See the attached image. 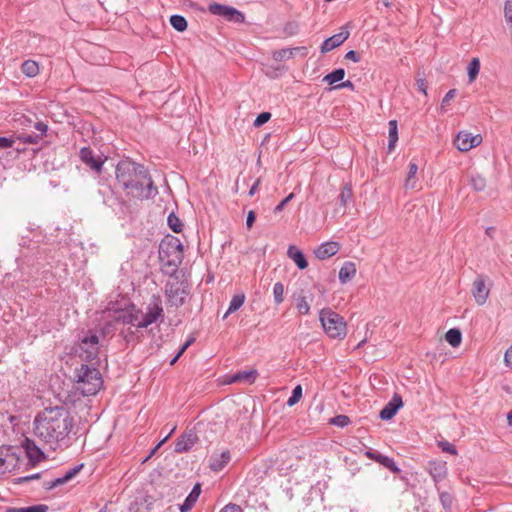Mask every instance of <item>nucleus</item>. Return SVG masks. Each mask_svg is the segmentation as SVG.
<instances>
[{
	"instance_id": "f257e3e1",
	"label": "nucleus",
	"mask_w": 512,
	"mask_h": 512,
	"mask_svg": "<svg viewBox=\"0 0 512 512\" xmlns=\"http://www.w3.org/2000/svg\"><path fill=\"white\" fill-rule=\"evenodd\" d=\"M33 425L34 435L54 450L70 446L75 421L65 406L45 407L36 415Z\"/></svg>"
},
{
	"instance_id": "f03ea898",
	"label": "nucleus",
	"mask_w": 512,
	"mask_h": 512,
	"mask_svg": "<svg viewBox=\"0 0 512 512\" xmlns=\"http://www.w3.org/2000/svg\"><path fill=\"white\" fill-rule=\"evenodd\" d=\"M115 174L117 183L130 198L147 200L158 194V188L144 165L124 159L117 164Z\"/></svg>"
},
{
	"instance_id": "7ed1b4c3",
	"label": "nucleus",
	"mask_w": 512,
	"mask_h": 512,
	"mask_svg": "<svg viewBox=\"0 0 512 512\" xmlns=\"http://www.w3.org/2000/svg\"><path fill=\"white\" fill-rule=\"evenodd\" d=\"M184 258L183 245L180 239L173 235L165 236L159 245V260L162 271L174 276Z\"/></svg>"
},
{
	"instance_id": "20e7f679",
	"label": "nucleus",
	"mask_w": 512,
	"mask_h": 512,
	"mask_svg": "<svg viewBox=\"0 0 512 512\" xmlns=\"http://www.w3.org/2000/svg\"><path fill=\"white\" fill-rule=\"evenodd\" d=\"M75 379L78 389L85 396L95 395L103 385V379L100 371L87 364H81L75 369Z\"/></svg>"
},
{
	"instance_id": "39448f33",
	"label": "nucleus",
	"mask_w": 512,
	"mask_h": 512,
	"mask_svg": "<svg viewBox=\"0 0 512 512\" xmlns=\"http://www.w3.org/2000/svg\"><path fill=\"white\" fill-rule=\"evenodd\" d=\"M320 322L326 334L333 339H343L347 333L344 318L329 308L322 309L319 314Z\"/></svg>"
},
{
	"instance_id": "423d86ee",
	"label": "nucleus",
	"mask_w": 512,
	"mask_h": 512,
	"mask_svg": "<svg viewBox=\"0 0 512 512\" xmlns=\"http://www.w3.org/2000/svg\"><path fill=\"white\" fill-rule=\"evenodd\" d=\"M100 350L99 335L96 331L89 330L79 338L76 352L85 361L98 358Z\"/></svg>"
},
{
	"instance_id": "0eeeda50",
	"label": "nucleus",
	"mask_w": 512,
	"mask_h": 512,
	"mask_svg": "<svg viewBox=\"0 0 512 512\" xmlns=\"http://www.w3.org/2000/svg\"><path fill=\"white\" fill-rule=\"evenodd\" d=\"M189 293L190 290L188 283L180 281L178 278L169 280L165 285V295L171 306L178 308L184 305Z\"/></svg>"
},
{
	"instance_id": "6e6552de",
	"label": "nucleus",
	"mask_w": 512,
	"mask_h": 512,
	"mask_svg": "<svg viewBox=\"0 0 512 512\" xmlns=\"http://www.w3.org/2000/svg\"><path fill=\"white\" fill-rule=\"evenodd\" d=\"M208 11L213 15L222 16L230 22L243 23L245 21V16L242 12L224 4L211 3L208 6Z\"/></svg>"
},
{
	"instance_id": "1a4fd4ad",
	"label": "nucleus",
	"mask_w": 512,
	"mask_h": 512,
	"mask_svg": "<svg viewBox=\"0 0 512 512\" xmlns=\"http://www.w3.org/2000/svg\"><path fill=\"white\" fill-rule=\"evenodd\" d=\"M482 142L480 134L472 135L471 133L461 131L457 134L454 144L459 151L467 152L470 149L477 147Z\"/></svg>"
},
{
	"instance_id": "9d476101",
	"label": "nucleus",
	"mask_w": 512,
	"mask_h": 512,
	"mask_svg": "<svg viewBox=\"0 0 512 512\" xmlns=\"http://www.w3.org/2000/svg\"><path fill=\"white\" fill-rule=\"evenodd\" d=\"M472 295L478 305H484L489 296L490 290L486 287L485 277L478 275L472 284Z\"/></svg>"
},
{
	"instance_id": "9b49d317",
	"label": "nucleus",
	"mask_w": 512,
	"mask_h": 512,
	"mask_svg": "<svg viewBox=\"0 0 512 512\" xmlns=\"http://www.w3.org/2000/svg\"><path fill=\"white\" fill-rule=\"evenodd\" d=\"M163 315V308L159 302L149 304L147 312L144 314L142 320L138 322V328H146L155 323L160 316Z\"/></svg>"
},
{
	"instance_id": "f8f14e48",
	"label": "nucleus",
	"mask_w": 512,
	"mask_h": 512,
	"mask_svg": "<svg viewBox=\"0 0 512 512\" xmlns=\"http://www.w3.org/2000/svg\"><path fill=\"white\" fill-rule=\"evenodd\" d=\"M199 438L196 432L190 430L184 432L175 442V452L183 453L189 451L197 442Z\"/></svg>"
},
{
	"instance_id": "ddd939ff",
	"label": "nucleus",
	"mask_w": 512,
	"mask_h": 512,
	"mask_svg": "<svg viewBox=\"0 0 512 512\" xmlns=\"http://www.w3.org/2000/svg\"><path fill=\"white\" fill-rule=\"evenodd\" d=\"M403 406L402 397L395 393L392 399L382 408L379 413V417L382 420H390L392 419L398 410Z\"/></svg>"
},
{
	"instance_id": "4468645a",
	"label": "nucleus",
	"mask_w": 512,
	"mask_h": 512,
	"mask_svg": "<svg viewBox=\"0 0 512 512\" xmlns=\"http://www.w3.org/2000/svg\"><path fill=\"white\" fill-rule=\"evenodd\" d=\"M80 158L87 166L96 172H101L104 161L98 157H94V153L89 147H83L80 150Z\"/></svg>"
},
{
	"instance_id": "2eb2a0df",
	"label": "nucleus",
	"mask_w": 512,
	"mask_h": 512,
	"mask_svg": "<svg viewBox=\"0 0 512 512\" xmlns=\"http://www.w3.org/2000/svg\"><path fill=\"white\" fill-rule=\"evenodd\" d=\"M348 37H349L348 31H341V32L327 38L326 40H324V42L322 43V45L320 47L321 53L325 54V53L337 48L344 41H346Z\"/></svg>"
},
{
	"instance_id": "dca6fc26",
	"label": "nucleus",
	"mask_w": 512,
	"mask_h": 512,
	"mask_svg": "<svg viewBox=\"0 0 512 512\" xmlns=\"http://www.w3.org/2000/svg\"><path fill=\"white\" fill-rule=\"evenodd\" d=\"M24 448L26 450L27 457L32 466L36 465L43 459H45L44 452L36 446L34 441L26 439L24 443Z\"/></svg>"
},
{
	"instance_id": "f3484780",
	"label": "nucleus",
	"mask_w": 512,
	"mask_h": 512,
	"mask_svg": "<svg viewBox=\"0 0 512 512\" xmlns=\"http://www.w3.org/2000/svg\"><path fill=\"white\" fill-rule=\"evenodd\" d=\"M340 249L338 242L330 241L321 244L316 250L315 255L318 259L324 260L334 256Z\"/></svg>"
},
{
	"instance_id": "a211bd4d",
	"label": "nucleus",
	"mask_w": 512,
	"mask_h": 512,
	"mask_svg": "<svg viewBox=\"0 0 512 512\" xmlns=\"http://www.w3.org/2000/svg\"><path fill=\"white\" fill-rule=\"evenodd\" d=\"M428 472L435 482L443 480L447 474L446 462L429 461Z\"/></svg>"
},
{
	"instance_id": "6ab92c4d",
	"label": "nucleus",
	"mask_w": 512,
	"mask_h": 512,
	"mask_svg": "<svg viewBox=\"0 0 512 512\" xmlns=\"http://www.w3.org/2000/svg\"><path fill=\"white\" fill-rule=\"evenodd\" d=\"M257 376L258 372L255 369L239 371L230 376L228 383L245 382L248 384H252L255 382Z\"/></svg>"
},
{
	"instance_id": "aec40b11",
	"label": "nucleus",
	"mask_w": 512,
	"mask_h": 512,
	"mask_svg": "<svg viewBox=\"0 0 512 512\" xmlns=\"http://www.w3.org/2000/svg\"><path fill=\"white\" fill-rule=\"evenodd\" d=\"M201 493V485L196 483L192 488L189 495L184 500L183 504L180 505V512H188L192 509L196 501L198 500Z\"/></svg>"
},
{
	"instance_id": "412c9836",
	"label": "nucleus",
	"mask_w": 512,
	"mask_h": 512,
	"mask_svg": "<svg viewBox=\"0 0 512 512\" xmlns=\"http://www.w3.org/2000/svg\"><path fill=\"white\" fill-rule=\"evenodd\" d=\"M287 255L289 258H291L295 262L296 266L300 270L307 268L308 261L304 255V253L301 250H299L296 246L290 245L287 250Z\"/></svg>"
},
{
	"instance_id": "4be33fe9",
	"label": "nucleus",
	"mask_w": 512,
	"mask_h": 512,
	"mask_svg": "<svg viewBox=\"0 0 512 512\" xmlns=\"http://www.w3.org/2000/svg\"><path fill=\"white\" fill-rule=\"evenodd\" d=\"M229 461V451H223L220 455L211 456L209 467L212 471L219 472L228 464Z\"/></svg>"
},
{
	"instance_id": "5701e85b",
	"label": "nucleus",
	"mask_w": 512,
	"mask_h": 512,
	"mask_svg": "<svg viewBox=\"0 0 512 512\" xmlns=\"http://www.w3.org/2000/svg\"><path fill=\"white\" fill-rule=\"evenodd\" d=\"M356 265L354 262L346 261L339 271V280L342 284L350 281L356 274Z\"/></svg>"
},
{
	"instance_id": "b1692460",
	"label": "nucleus",
	"mask_w": 512,
	"mask_h": 512,
	"mask_svg": "<svg viewBox=\"0 0 512 512\" xmlns=\"http://www.w3.org/2000/svg\"><path fill=\"white\" fill-rule=\"evenodd\" d=\"M140 311H117L114 316V321L116 323H122V324H131L133 325L135 321L138 320V315Z\"/></svg>"
},
{
	"instance_id": "393cba45",
	"label": "nucleus",
	"mask_w": 512,
	"mask_h": 512,
	"mask_svg": "<svg viewBox=\"0 0 512 512\" xmlns=\"http://www.w3.org/2000/svg\"><path fill=\"white\" fill-rule=\"evenodd\" d=\"M364 455L368 458V459H371L379 464H381L382 466H384L385 468H387L389 466V464L392 462V458L388 457V456H385V455H382L380 453H378L377 451H374L372 449H368L365 451Z\"/></svg>"
},
{
	"instance_id": "a878e982",
	"label": "nucleus",
	"mask_w": 512,
	"mask_h": 512,
	"mask_svg": "<svg viewBox=\"0 0 512 512\" xmlns=\"http://www.w3.org/2000/svg\"><path fill=\"white\" fill-rule=\"evenodd\" d=\"M445 340L452 346L458 347L462 341V333L458 328H451L445 334Z\"/></svg>"
},
{
	"instance_id": "bb28decb",
	"label": "nucleus",
	"mask_w": 512,
	"mask_h": 512,
	"mask_svg": "<svg viewBox=\"0 0 512 512\" xmlns=\"http://www.w3.org/2000/svg\"><path fill=\"white\" fill-rule=\"evenodd\" d=\"M21 71L27 77H35L39 73L38 63L33 60H26L21 65Z\"/></svg>"
},
{
	"instance_id": "cd10ccee",
	"label": "nucleus",
	"mask_w": 512,
	"mask_h": 512,
	"mask_svg": "<svg viewBox=\"0 0 512 512\" xmlns=\"http://www.w3.org/2000/svg\"><path fill=\"white\" fill-rule=\"evenodd\" d=\"M388 125H389L388 148H389V150H392L395 147L396 142L398 141L397 121L390 120Z\"/></svg>"
},
{
	"instance_id": "c85d7f7f",
	"label": "nucleus",
	"mask_w": 512,
	"mask_h": 512,
	"mask_svg": "<svg viewBox=\"0 0 512 512\" xmlns=\"http://www.w3.org/2000/svg\"><path fill=\"white\" fill-rule=\"evenodd\" d=\"M244 301H245L244 294H235L232 297L230 304H229V308H228L227 312L225 313V315L223 316V318L225 319V318H227V316L230 313L237 311L244 304Z\"/></svg>"
},
{
	"instance_id": "c756f323",
	"label": "nucleus",
	"mask_w": 512,
	"mask_h": 512,
	"mask_svg": "<svg viewBox=\"0 0 512 512\" xmlns=\"http://www.w3.org/2000/svg\"><path fill=\"white\" fill-rule=\"evenodd\" d=\"M344 77L345 70L343 68H338L325 75L323 81L327 82L329 85H332L339 81H342Z\"/></svg>"
},
{
	"instance_id": "7c9ffc66",
	"label": "nucleus",
	"mask_w": 512,
	"mask_h": 512,
	"mask_svg": "<svg viewBox=\"0 0 512 512\" xmlns=\"http://www.w3.org/2000/svg\"><path fill=\"white\" fill-rule=\"evenodd\" d=\"M468 79L472 83L477 78L480 71V60L476 57L472 58L468 63Z\"/></svg>"
},
{
	"instance_id": "2f4dec72",
	"label": "nucleus",
	"mask_w": 512,
	"mask_h": 512,
	"mask_svg": "<svg viewBox=\"0 0 512 512\" xmlns=\"http://www.w3.org/2000/svg\"><path fill=\"white\" fill-rule=\"evenodd\" d=\"M171 26L178 32H183L187 29L188 23L185 17L181 15H172L170 17Z\"/></svg>"
},
{
	"instance_id": "473e14b6",
	"label": "nucleus",
	"mask_w": 512,
	"mask_h": 512,
	"mask_svg": "<svg viewBox=\"0 0 512 512\" xmlns=\"http://www.w3.org/2000/svg\"><path fill=\"white\" fill-rule=\"evenodd\" d=\"M167 223H168L169 228L173 232H175V233L182 232V230H183V223H182V221L179 219V217L174 212H171L168 215Z\"/></svg>"
},
{
	"instance_id": "72a5a7b5",
	"label": "nucleus",
	"mask_w": 512,
	"mask_h": 512,
	"mask_svg": "<svg viewBox=\"0 0 512 512\" xmlns=\"http://www.w3.org/2000/svg\"><path fill=\"white\" fill-rule=\"evenodd\" d=\"M417 171H418L417 164L411 162L409 164V170H408V174H407V177L405 179V184H404L406 189H413L415 187L416 181L414 180V178H415Z\"/></svg>"
},
{
	"instance_id": "f704fd0d",
	"label": "nucleus",
	"mask_w": 512,
	"mask_h": 512,
	"mask_svg": "<svg viewBox=\"0 0 512 512\" xmlns=\"http://www.w3.org/2000/svg\"><path fill=\"white\" fill-rule=\"evenodd\" d=\"M353 197V190L352 185L350 183H346L344 187L341 190V193L339 195L340 204L342 206H346L347 203L352 199Z\"/></svg>"
},
{
	"instance_id": "c9c22d12",
	"label": "nucleus",
	"mask_w": 512,
	"mask_h": 512,
	"mask_svg": "<svg viewBox=\"0 0 512 512\" xmlns=\"http://www.w3.org/2000/svg\"><path fill=\"white\" fill-rule=\"evenodd\" d=\"M470 183L477 192L483 191L486 187V179L479 174L471 175Z\"/></svg>"
},
{
	"instance_id": "e433bc0d",
	"label": "nucleus",
	"mask_w": 512,
	"mask_h": 512,
	"mask_svg": "<svg viewBox=\"0 0 512 512\" xmlns=\"http://www.w3.org/2000/svg\"><path fill=\"white\" fill-rule=\"evenodd\" d=\"M293 57V50L291 48H283L280 50H276L272 53V58L277 61L281 62L286 59H290Z\"/></svg>"
},
{
	"instance_id": "4c0bfd02",
	"label": "nucleus",
	"mask_w": 512,
	"mask_h": 512,
	"mask_svg": "<svg viewBox=\"0 0 512 512\" xmlns=\"http://www.w3.org/2000/svg\"><path fill=\"white\" fill-rule=\"evenodd\" d=\"M42 139L38 134H19L16 136L15 141L18 140L23 144H36Z\"/></svg>"
},
{
	"instance_id": "58836bf2",
	"label": "nucleus",
	"mask_w": 512,
	"mask_h": 512,
	"mask_svg": "<svg viewBox=\"0 0 512 512\" xmlns=\"http://www.w3.org/2000/svg\"><path fill=\"white\" fill-rule=\"evenodd\" d=\"M274 301L276 304H280L284 300V285L281 282H277L273 287Z\"/></svg>"
},
{
	"instance_id": "ea45409f",
	"label": "nucleus",
	"mask_w": 512,
	"mask_h": 512,
	"mask_svg": "<svg viewBox=\"0 0 512 512\" xmlns=\"http://www.w3.org/2000/svg\"><path fill=\"white\" fill-rule=\"evenodd\" d=\"M296 308L302 315H307L310 311V305L308 304L305 296H299L297 298Z\"/></svg>"
},
{
	"instance_id": "a19ab883",
	"label": "nucleus",
	"mask_w": 512,
	"mask_h": 512,
	"mask_svg": "<svg viewBox=\"0 0 512 512\" xmlns=\"http://www.w3.org/2000/svg\"><path fill=\"white\" fill-rule=\"evenodd\" d=\"M114 318L110 321L104 323V325L99 329V334L102 338H105L107 335L112 334L115 331Z\"/></svg>"
},
{
	"instance_id": "79ce46f5",
	"label": "nucleus",
	"mask_w": 512,
	"mask_h": 512,
	"mask_svg": "<svg viewBox=\"0 0 512 512\" xmlns=\"http://www.w3.org/2000/svg\"><path fill=\"white\" fill-rule=\"evenodd\" d=\"M301 397H302V387H301V385H297L296 387H294L292 394L287 401V405L290 407L294 406L296 403H298L300 401Z\"/></svg>"
},
{
	"instance_id": "37998d69",
	"label": "nucleus",
	"mask_w": 512,
	"mask_h": 512,
	"mask_svg": "<svg viewBox=\"0 0 512 512\" xmlns=\"http://www.w3.org/2000/svg\"><path fill=\"white\" fill-rule=\"evenodd\" d=\"M350 418L347 415H337L330 419V424L335 425L337 427H345L350 423Z\"/></svg>"
},
{
	"instance_id": "c03bdc74",
	"label": "nucleus",
	"mask_w": 512,
	"mask_h": 512,
	"mask_svg": "<svg viewBox=\"0 0 512 512\" xmlns=\"http://www.w3.org/2000/svg\"><path fill=\"white\" fill-rule=\"evenodd\" d=\"M48 509L49 508H48L47 505H45V504H38V505L18 508L15 511L16 512H47Z\"/></svg>"
},
{
	"instance_id": "a18cd8bd",
	"label": "nucleus",
	"mask_w": 512,
	"mask_h": 512,
	"mask_svg": "<svg viewBox=\"0 0 512 512\" xmlns=\"http://www.w3.org/2000/svg\"><path fill=\"white\" fill-rule=\"evenodd\" d=\"M416 84L418 89L424 94L427 95V82L425 79L424 72H417Z\"/></svg>"
},
{
	"instance_id": "49530a36",
	"label": "nucleus",
	"mask_w": 512,
	"mask_h": 512,
	"mask_svg": "<svg viewBox=\"0 0 512 512\" xmlns=\"http://www.w3.org/2000/svg\"><path fill=\"white\" fill-rule=\"evenodd\" d=\"M504 17L509 25V27L512 29V1L506 0L504 4Z\"/></svg>"
},
{
	"instance_id": "de8ad7c7",
	"label": "nucleus",
	"mask_w": 512,
	"mask_h": 512,
	"mask_svg": "<svg viewBox=\"0 0 512 512\" xmlns=\"http://www.w3.org/2000/svg\"><path fill=\"white\" fill-rule=\"evenodd\" d=\"M271 118V113L269 112H262L260 113L256 119L254 120V123L253 125L255 127H261L262 125H264L266 122H268Z\"/></svg>"
},
{
	"instance_id": "09e8293b",
	"label": "nucleus",
	"mask_w": 512,
	"mask_h": 512,
	"mask_svg": "<svg viewBox=\"0 0 512 512\" xmlns=\"http://www.w3.org/2000/svg\"><path fill=\"white\" fill-rule=\"evenodd\" d=\"M67 483L66 479L62 476V477H59V478H56L55 480L53 481H50V482H45L44 483V488L46 490H51L57 486H60V485H63Z\"/></svg>"
},
{
	"instance_id": "8fccbe9b",
	"label": "nucleus",
	"mask_w": 512,
	"mask_h": 512,
	"mask_svg": "<svg viewBox=\"0 0 512 512\" xmlns=\"http://www.w3.org/2000/svg\"><path fill=\"white\" fill-rule=\"evenodd\" d=\"M83 464H79V465H76L74 466L73 468L69 469L65 474H64V478L66 479V481L68 482L69 480H71L72 478H74L80 471L81 469L83 468Z\"/></svg>"
},
{
	"instance_id": "3c124183",
	"label": "nucleus",
	"mask_w": 512,
	"mask_h": 512,
	"mask_svg": "<svg viewBox=\"0 0 512 512\" xmlns=\"http://www.w3.org/2000/svg\"><path fill=\"white\" fill-rule=\"evenodd\" d=\"M439 445L444 452L450 453L452 455L457 454V449L454 444L444 441V442H440Z\"/></svg>"
},
{
	"instance_id": "603ef678",
	"label": "nucleus",
	"mask_w": 512,
	"mask_h": 512,
	"mask_svg": "<svg viewBox=\"0 0 512 512\" xmlns=\"http://www.w3.org/2000/svg\"><path fill=\"white\" fill-rule=\"evenodd\" d=\"M440 501L445 509H450L452 505L451 495L447 492L440 494Z\"/></svg>"
},
{
	"instance_id": "864d4df0",
	"label": "nucleus",
	"mask_w": 512,
	"mask_h": 512,
	"mask_svg": "<svg viewBox=\"0 0 512 512\" xmlns=\"http://www.w3.org/2000/svg\"><path fill=\"white\" fill-rule=\"evenodd\" d=\"M40 478H41V473L38 472V473H35V474H32V475L19 477V478H17L15 480V483L16 484H21V483L29 482L31 480H36V479H40Z\"/></svg>"
},
{
	"instance_id": "5fc2aeb1",
	"label": "nucleus",
	"mask_w": 512,
	"mask_h": 512,
	"mask_svg": "<svg viewBox=\"0 0 512 512\" xmlns=\"http://www.w3.org/2000/svg\"><path fill=\"white\" fill-rule=\"evenodd\" d=\"M457 90L456 89H450L444 98L442 99L441 108L443 109L446 105L450 103V101L455 97Z\"/></svg>"
},
{
	"instance_id": "6e6d98bb",
	"label": "nucleus",
	"mask_w": 512,
	"mask_h": 512,
	"mask_svg": "<svg viewBox=\"0 0 512 512\" xmlns=\"http://www.w3.org/2000/svg\"><path fill=\"white\" fill-rule=\"evenodd\" d=\"M294 198V193H290L285 197L274 209L275 213H278L284 209V207Z\"/></svg>"
},
{
	"instance_id": "4d7b16f0",
	"label": "nucleus",
	"mask_w": 512,
	"mask_h": 512,
	"mask_svg": "<svg viewBox=\"0 0 512 512\" xmlns=\"http://www.w3.org/2000/svg\"><path fill=\"white\" fill-rule=\"evenodd\" d=\"M175 430V427L172 428V430L170 431V433L163 439L161 440L149 453V455L143 460V463L148 461L155 453L156 451L159 449V447L168 439V437L174 432Z\"/></svg>"
},
{
	"instance_id": "13d9d810",
	"label": "nucleus",
	"mask_w": 512,
	"mask_h": 512,
	"mask_svg": "<svg viewBox=\"0 0 512 512\" xmlns=\"http://www.w3.org/2000/svg\"><path fill=\"white\" fill-rule=\"evenodd\" d=\"M15 139L12 137H0V149H6L13 146Z\"/></svg>"
},
{
	"instance_id": "bf43d9fd",
	"label": "nucleus",
	"mask_w": 512,
	"mask_h": 512,
	"mask_svg": "<svg viewBox=\"0 0 512 512\" xmlns=\"http://www.w3.org/2000/svg\"><path fill=\"white\" fill-rule=\"evenodd\" d=\"M195 341V338L194 337H190L186 340V342L181 346V348L179 349V351L177 352V356L180 358L183 353L187 350V348L189 346H191Z\"/></svg>"
},
{
	"instance_id": "052dcab7",
	"label": "nucleus",
	"mask_w": 512,
	"mask_h": 512,
	"mask_svg": "<svg viewBox=\"0 0 512 512\" xmlns=\"http://www.w3.org/2000/svg\"><path fill=\"white\" fill-rule=\"evenodd\" d=\"M195 341V338L194 337H190L186 340V342L181 346V348L179 349V351L177 352V356L180 358L183 353L187 350V348L189 346H191Z\"/></svg>"
},
{
	"instance_id": "680f3d73",
	"label": "nucleus",
	"mask_w": 512,
	"mask_h": 512,
	"mask_svg": "<svg viewBox=\"0 0 512 512\" xmlns=\"http://www.w3.org/2000/svg\"><path fill=\"white\" fill-rule=\"evenodd\" d=\"M220 512H243V510L239 505L230 503L222 508Z\"/></svg>"
},
{
	"instance_id": "e2e57ef3",
	"label": "nucleus",
	"mask_w": 512,
	"mask_h": 512,
	"mask_svg": "<svg viewBox=\"0 0 512 512\" xmlns=\"http://www.w3.org/2000/svg\"><path fill=\"white\" fill-rule=\"evenodd\" d=\"M297 28H298L297 23H295V22H288L285 25V27H284V31L288 35H294L296 33V31H297Z\"/></svg>"
},
{
	"instance_id": "0e129e2a",
	"label": "nucleus",
	"mask_w": 512,
	"mask_h": 512,
	"mask_svg": "<svg viewBox=\"0 0 512 512\" xmlns=\"http://www.w3.org/2000/svg\"><path fill=\"white\" fill-rule=\"evenodd\" d=\"M342 88H348L353 91L355 89V85L350 80H347V81L341 82L340 84L330 88L329 90L342 89Z\"/></svg>"
},
{
	"instance_id": "69168bd1",
	"label": "nucleus",
	"mask_w": 512,
	"mask_h": 512,
	"mask_svg": "<svg viewBox=\"0 0 512 512\" xmlns=\"http://www.w3.org/2000/svg\"><path fill=\"white\" fill-rule=\"evenodd\" d=\"M255 220H256V214L253 210H250L247 214V218H246V226L248 229H251L253 224L255 223Z\"/></svg>"
},
{
	"instance_id": "338daca9",
	"label": "nucleus",
	"mask_w": 512,
	"mask_h": 512,
	"mask_svg": "<svg viewBox=\"0 0 512 512\" xmlns=\"http://www.w3.org/2000/svg\"><path fill=\"white\" fill-rule=\"evenodd\" d=\"M504 362L506 366L512 368V345L505 352Z\"/></svg>"
},
{
	"instance_id": "774afa93",
	"label": "nucleus",
	"mask_w": 512,
	"mask_h": 512,
	"mask_svg": "<svg viewBox=\"0 0 512 512\" xmlns=\"http://www.w3.org/2000/svg\"><path fill=\"white\" fill-rule=\"evenodd\" d=\"M345 59L352 60L353 62H359L360 56H359L358 52H356L354 50H350L346 53Z\"/></svg>"
}]
</instances>
